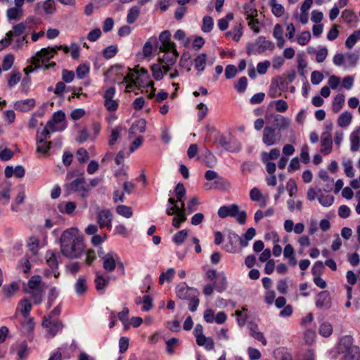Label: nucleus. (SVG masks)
<instances>
[{
	"label": "nucleus",
	"instance_id": "60",
	"mask_svg": "<svg viewBox=\"0 0 360 360\" xmlns=\"http://www.w3.org/2000/svg\"><path fill=\"white\" fill-rule=\"evenodd\" d=\"M214 21L210 16H205L202 20V25L201 29L204 32H210L213 28Z\"/></svg>",
	"mask_w": 360,
	"mask_h": 360
},
{
	"label": "nucleus",
	"instance_id": "28",
	"mask_svg": "<svg viewBox=\"0 0 360 360\" xmlns=\"http://www.w3.org/2000/svg\"><path fill=\"white\" fill-rule=\"evenodd\" d=\"M198 346L204 347L207 351L213 350L214 348V341L212 338L206 337L205 335L196 339Z\"/></svg>",
	"mask_w": 360,
	"mask_h": 360
},
{
	"label": "nucleus",
	"instance_id": "32",
	"mask_svg": "<svg viewBox=\"0 0 360 360\" xmlns=\"http://www.w3.org/2000/svg\"><path fill=\"white\" fill-rule=\"evenodd\" d=\"M226 287L227 280L226 275L224 272H220L217 277L216 282L214 283V288L218 292H221L226 289Z\"/></svg>",
	"mask_w": 360,
	"mask_h": 360
},
{
	"label": "nucleus",
	"instance_id": "20",
	"mask_svg": "<svg viewBox=\"0 0 360 360\" xmlns=\"http://www.w3.org/2000/svg\"><path fill=\"white\" fill-rule=\"evenodd\" d=\"M316 306L321 309H328L331 306V299L327 291L319 293L316 300Z\"/></svg>",
	"mask_w": 360,
	"mask_h": 360
},
{
	"label": "nucleus",
	"instance_id": "10",
	"mask_svg": "<svg viewBox=\"0 0 360 360\" xmlns=\"http://www.w3.org/2000/svg\"><path fill=\"white\" fill-rule=\"evenodd\" d=\"M164 54L159 58L160 62L165 68V72L170 70V66H172L176 62L179 53L175 48L171 49L168 51H160Z\"/></svg>",
	"mask_w": 360,
	"mask_h": 360
},
{
	"label": "nucleus",
	"instance_id": "13",
	"mask_svg": "<svg viewBox=\"0 0 360 360\" xmlns=\"http://www.w3.org/2000/svg\"><path fill=\"white\" fill-rule=\"evenodd\" d=\"M67 188L74 192H78L82 197L88 195L89 188L83 178H77L68 184Z\"/></svg>",
	"mask_w": 360,
	"mask_h": 360
},
{
	"label": "nucleus",
	"instance_id": "35",
	"mask_svg": "<svg viewBox=\"0 0 360 360\" xmlns=\"http://www.w3.org/2000/svg\"><path fill=\"white\" fill-rule=\"evenodd\" d=\"M46 139H40L37 137V152L43 155L46 154L51 146V142L46 141Z\"/></svg>",
	"mask_w": 360,
	"mask_h": 360
},
{
	"label": "nucleus",
	"instance_id": "7",
	"mask_svg": "<svg viewBox=\"0 0 360 360\" xmlns=\"http://www.w3.org/2000/svg\"><path fill=\"white\" fill-rule=\"evenodd\" d=\"M56 54V48L47 47L43 48L36 53L32 57V65L35 66L36 68H40L44 63L48 62L50 59L53 58Z\"/></svg>",
	"mask_w": 360,
	"mask_h": 360
},
{
	"label": "nucleus",
	"instance_id": "63",
	"mask_svg": "<svg viewBox=\"0 0 360 360\" xmlns=\"http://www.w3.org/2000/svg\"><path fill=\"white\" fill-rule=\"evenodd\" d=\"M117 53V47L115 45H111L106 47L103 51V55L106 59H110L114 57Z\"/></svg>",
	"mask_w": 360,
	"mask_h": 360
},
{
	"label": "nucleus",
	"instance_id": "54",
	"mask_svg": "<svg viewBox=\"0 0 360 360\" xmlns=\"http://www.w3.org/2000/svg\"><path fill=\"white\" fill-rule=\"evenodd\" d=\"M41 278L39 276H32L27 283L28 290H36L42 288L41 286Z\"/></svg>",
	"mask_w": 360,
	"mask_h": 360
},
{
	"label": "nucleus",
	"instance_id": "23",
	"mask_svg": "<svg viewBox=\"0 0 360 360\" xmlns=\"http://www.w3.org/2000/svg\"><path fill=\"white\" fill-rule=\"evenodd\" d=\"M41 7H42L44 13L46 15H52L56 11L54 0H45L43 2H37L35 4V11H38Z\"/></svg>",
	"mask_w": 360,
	"mask_h": 360
},
{
	"label": "nucleus",
	"instance_id": "39",
	"mask_svg": "<svg viewBox=\"0 0 360 360\" xmlns=\"http://www.w3.org/2000/svg\"><path fill=\"white\" fill-rule=\"evenodd\" d=\"M269 5L271 7L272 13L276 17L280 18L284 14V12H285L284 7L281 4L277 3L276 0H270Z\"/></svg>",
	"mask_w": 360,
	"mask_h": 360
},
{
	"label": "nucleus",
	"instance_id": "25",
	"mask_svg": "<svg viewBox=\"0 0 360 360\" xmlns=\"http://www.w3.org/2000/svg\"><path fill=\"white\" fill-rule=\"evenodd\" d=\"M32 309V304L27 298L21 300L17 307V311H19L24 317H27Z\"/></svg>",
	"mask_w": 360,
	"mask_h": 360
},
{
	"label": "nucleus",
	"instance_id": "48",
	"mask_svg": "<svg viewBox=\"0 0 360 360\" xmlns=\"http://www.w3.org/2000/svg\"><path fill=\"white\" fill-rule=\"evenodd\" d=\"M155 43H157L156 37H150L148 41L145 43L143 47V54L144 56L148 57L152 54L153 50V44Z\"/></svg>",
	"mask_w": 360,
	"mask_h": 360
},
{
	"label": "nucleus",
	"instance_id": "42",
	"mask_svg": "<svg viewBox=\"0 0 360 360\" xmlns=\"http://www.w3.org/2000/svg\"><path fill=\"white\" fill-rule=\"evenodd\" d=\"M58 254L51 251H48L46 254V263L53 270L58 266Z\"/></svg>",
	"mask_w": 360,
	"mask_h": 360
},
{
	"label": "nucleus",
	"instance_id": "61",
	"mask_svg": "<svg viewBox=\"0 0 360 360\" xmlns=\"http://www.w3.org/2000/svg\"><path fill=\"white\" fill-rule=\"evenodd\" d=\"M248 85V79L245 77H241L234 84V88L238 93H243Z\"/></svg>",
	"mask_w": 360,
	"mask_h": 360
},
{
	"label": "nucleus",
	"instance_id": "9",
	"mask_svg": "<svg viewBox=\"0 0 360 360\" xmlns=\"http://www.w3.org/2000/svg\"><path fill=\"white\" fill-rule=\"evenodd\" d=\"M103 267L107 272L113 271L117 265H122L119 255L113 252L110 251L106 253V255L103 257Z\"/></svg>",
	"mask_w": 360,
	"mask_h": 360
},
{
	"label": "nucleus",
	"instance_id": "29",
	"mask_svg": "<svg viewBox=\"0 0 360 360\" xmlns=\"http://www.w3.org/2000/svg\"><path fill=\"white\" fill-rule=\"evenodd\" d=\"M207 57L204 53L198 54L194 60V66L197 71L203 72L205 69Z\"/></svg>",
	"mask_w": 360,
	"mask_h": 360
},
{
	"label": "nucleus",
	"instance_id": "44",
	"mask_svg": "<svg viewBox=\"0 0 360 360\" xmlns=\"http://www.w3.org/2000/svg\"><path fill=\"white\" fill-rule=\"evenodd\" d=\"M175 273L174 268H169L165 272H162L159 277V283L162 285L165 281H172Z\"/></svg>",
	"mask_w": 360,
	"mask_h": 360
},
{
	"label": "nucleus",
	"instance_id": "24",
	"mask_svg": "<svg viewBox=\"0 0 360 360\" xmlns=\"http://www.w3.org/2000/svg\"><path fill=\"white\" fill-rule=\"evenodd\" d=\"M283 256L288 259L290 266H295L297 264V259L295 257V251L293 247L290 244L285 246L283 250Z\"/></svg>",
	"mask_w": 360,
	"mask_h": 360
},
{
	"label": "nucleus",
	"instance_id": "33",
	"mask_svg": "<svg viewBox=\"0 0 360 360\" xmlns=\"http://www.w3.org/2000/svg\"><path fill=\"white\" fill-rule=\"evenodd\" d=\"M250 331V335L254 338L255 339L261 341L263 345H266V340L265 338L264 337V335L262 332L259 331V328L257 325L256 324H250L249 326Z\"/></svg>",
	"mask_w": 360,
	"mask_h": 360
},
{
	"label": "nucleus",
	"instance_id": "12",
	"mask_svg": "<svg viewBox=\"0 0 360 360\" xmlns=\"http://www.w3.org/2000/svg\"><path fill=\"white\" fill-rule=\"evenodd\" d=\"M277 131L273 127L266 126L264 128L262 133V142L267 146L275 145L280 140Z\"/></svg>",
	"mask_w": 360,
	"mask_h": 360
},
{
	"label": "nucleus",
	"instance_id": "51",
	"mask_svg": "<svg viewBox=\"0 0 360 360\" xmlns=\"http://www.w3.org/2000/svg\"><path fill=\"white\" fill-rule=\"evenodd\" d=\"M280 156V150L278 148H273L269 153L264 152L262 154V161L274 160Z\"/></svg>",
	"mask_w": 360,
	"mask_h": 360
},
{
	"label": "nucleus",
	"instance_id": "21",
	"mask_svg": "<svg viewBox=\"0 0 360 360\" xmlns=\"http://www.w3.org/2000/svg\"><path fill=\"white\" fill-rule=\"evenodd\" d=\"M238 212V206L236 204L230 205H224L219 207L218 210V215L221 218H226L227 217H236Z\"/></svg>",
	"mask_w": 360,
	"mask_h": 360
},
{
	"label": "nucleus",
	"instance_id": "40",
	"mask_svg": "<svg viewBox=\"0 0 360 360\" xmlns=\"http://www.w3.org/2000/svg\"><path fill=\"white\" fill-rule=\"evenodd\" d=\"M27 292L31 295L34 304H37L42 302L44 296L43 288H37L36 290H27Z\"/></svg>",
	"mask_w": 360,
	"mask_h": 360
},
{
	"label": "nucleus",
	"instance_id": "49",
	"mask_svg": "<svg viewBox=\"0 0 360 360\" xmlns=\"http://www.w3.org/2000/svg\"><path fill=\"white\" fill-rule=\"evenodd\" d=\"M21 79V74L20 72L13 70L8 75L7 80L9 86L12 87L16 85Z\"/></svg>",
	"mask_w": 360,
	"mask_h": 360
},
{
	"label": "nucleus",
	"instance_id": "62",
	"mask_svg": "<svg viewBox=\"0 0 360 360\" xmlns=\"http://www.w3.org/2000/svg\"><path fill=\"white\" fill-rule=\"evenodd\" d=\"M76 155L77 160L80 163H84L89 159V154L88 151L83 148H80L77 150Z\"/></svg>",
	"mask_w": 360,
	"mask_h": 360
},
{
	"label": "nucleus",
	"instance_id": "17",
	"mask_svg": "<svg viewBox=\"0 0 360 360\" xmlns=\"http://www.w3.org/2000/svg\"><path fill=\"white\" fill-rule=\"evenodd\" d=\"M159 40L161 43L159 47L160 51H168L175 48V44L171 41V34L168 30H165L160 33Z\"/></svg>",
	"mask_w": 360,
	"mask_h": 360
},
{
	"label": "nucleus",
	"instance_id": "5",
	"mask_svg": "<svg viewBox=\"0 0 360 360\" xmlns=\"http://www.w3.org/2000/svg\"><path fill=\"white\" fill-rule=\"evenodd\" d=\"M176 297L181 300L188 302V309L191 312H195L200 304L199 291L192 287H189L186 283H181L176 287Z\"/></svg>",
	"mask_w": 360,
	"mask_h": 360
},
{
	"label": "nucleus",
	"instance_id": "45",
	"mask_svg": "<svg viewBox=\"0 0 360 360\" xmlns=\"http://www.w3.org/2000/svg\"><path fill=\"white\" fill-rule=\"evenodd\" d=\"M352 114L347 111L342 112L338 120V124L341 127H347L352 121Z\"/></svg>",
	"mask_w": 360,
	"mask_h": 360
},
{
	"label": "nucleus",
	"instance_id": "59",
	"mask_svg": "<svg viewBox=\"0 0 360 360\" xmlns=\"http://www.w3.org/2000/svg\"><path fill=\"white\" fill-rule=\"evenodd\" d=\"M311 39V34L309 31H303L297 37V42L304 46L309 43Z\"/></svg>",
	"mask_w": 360,
	"mask_h": 360
},
{
	"label": "nucleus",
	"instance_id": "2",
	"mask_svg": "<svg viewBox=\"0 0 360 360\" xmlns=\"http://www.w3.org/2000/svg\"><path fill=\"white\" fill-rule=\"evenodd\" d=\"M186 191L184 186L179 183L176 186L174 196L168 199V206L166 213L169 216L174 215L172 219V226L179 229L181 224L186 221V206L184 199Z\"/></svg>",
	"mask_w": 360,
	"mask_h": 360
},
{
	"label": "nucleus",
	"instance_id": "18",
	"mask_svg": "<svg viewBox=\"0 0 360 360\" xmlns=\"http://www.w3.org/2000/svg\"><path fill=\"white\" fill-rule=\"evenodd\" d=\"M36 101L34 98L17 101L13 104L15 110L20 112H29L35 106Z\"/></svg>",
	"mask_w": 360,
	"mask_h": 360
},
{
	"label": "nucleus",
	"instance_id": "58",
	"mask_svg": "<svg viewBox=\"0 0 360 360\" xmlns=\"http://www.w3.org/2000/svg\"><path fill=\"white\" fill-rule=\"evenodd\" d=\"M333 333L332 325L328 322H324L319 327V333L323 337H329Z\"/></svg>",
	"mask_w": 360,
	"mask_h": 360
},
{
	"label": "nucleus",
	"instance_id": "52",
	"mask_svg": "<svg viewBox=\"0 0 360 360\" xmlns=\"http://www.w3.org/2000/svg\"><path fill=\"white\" fill-rule=\"evenodd\" d=\"M188 237V231L186 229L177 232L172 238L173 242L177 245H181Z\"/></svg>",
	"mask_w": 360,
	"mask_h": 360
},
{
	"label": "nucleus",
	"instance_id": "16",
	"mask_svg": "<svg viewBox=\"0 0 360 360\" xmlns=\"http://www.w3.org/2000/svg\"><path fill=\"white\" fill-rule=\"evenodd\" d=\"M273 122L274 125V129L278 132H281L287 129L291 124V120L290 118L284 117L280 114H276L273 115Z\"/></svg>",
	"mask_w": 360,
	"mask_h": 360
},
{
	"label": "nucleus",
	"instance_id": "27",
	"mask_svg": "<svg viewBox=\"0 0 360 360\" xmlns=\"http://www.w3.org/2000/svg\"><path fill=\"white\" fill-rule=\"evenodd\" d=\"M108 276H103L101 272L96 273L95 284L97 290H103L108 286Z\"/></svg>",
	"mask_w": 360,
	"mask_h": 360
},
{
	"label": "nucleus",
	"instance_id": "46",
	"mask_svg": "<svg viewBox=\"0 0 360 360\" xmlns=\"http://www.w3.org/2000/svg\"><path fill=\"white\" fill-rule=\"evenodd\" d=\"M19 289V285L17 282H12L8 285H4L3 292L7 297L13 296Z\"/></svg>",
	"mask_w": 360,
	"mask_h": 360
},
{
	"label": "nucleus",
	"instance_id": "30",
	"mask_svg": "<svg viewBox=\"0 0 360 360\" xmlns=\"http://www.w3.org/2000/svg\"><path fill=\"white\" fill-rule=\"evenodd\" d=\"M226 37H232L235 41H238L243 35V26L241 24H237L231 30L225 33Z\"/></svg>",
	"mask_w": 360,
	"mask_h": 360
},
{
	"label": "nucleus",
	"instance_id": "57",
	"mask_svg": "<svg viewBox=\"0 0 360 360\" xmlns=\"http://www.w3.org/2000/svg\"><path fill=\"white\" fill-rule=\"evenodd\" d=\"M244 10L247 20L256 18L257 17V10L251 4L245 5Z\"/></svg>",
	"mask_w": 360,
	"mask_h": 360
},
{
	"label": "nucleus",
	"instance_id": "14",
	"mask_svg": "<svg viewBox=\"0 0 360 360\" xmlns=\"http://www.w3.org/2000/svg\"><path fill=\"white\" fill-rule=\"evenodd\" d=\"M96 220L100 229L107 228L111 229L112 215L109 210H103L98 212Z\"/></svg>",
	"mask_w": 360,
	"mask_h": 360
},
{
	"label": "nucleus",
	"instance_id": "41",
	"mask_svg": "<svg viewBox=\"0 0 360 360\" xmlns=\"http://www.w3.org/2000/svg\"><path fill=\"white\" fill-rule=\"evenodd\" d=\"M139 15H140V8L136 6H132L131 8H129V10L128 11L127 16V22L129 24L134 23L137 20Z\"/></svg>",
	"mask_w": 360,
	"mask_h": 360
},
{
	"label": "nucleus",
	"instance_id": "26",
	"mask_svg": "<svg viewBox=\"0 0 360 360\" xmlns=\"http://www.w3.org/2000/svg\"><path fill=\"white\" fill-rule=\"evenodd\" d=\"M319 176L325 184L323 188L324 191L326 192L330 191L334 183L333 178L329 176L328 172L326 170H321L319 172Z\"/></svg>",
	"mask_w": 360,
	"mask_h": 360
},
{
	"label": "nucleus",
	"instance_id": "38",
	"mask_svg": "<svg viewBox=\"0 0 360 360\" xmlns=\"http://www.w3.org/2000/svg\"><path fill=\"white\" fill-rule=\"evenodd\" d=\"M25 30V25L23 23H18L13 27V30L8 31L6 34L12 41L13 37H20Z\"/></svg>",
	"mask_w": 360,
	"mask_h": 360
},
{
	"label": "nucleus",
	"instance_id": "8",
	"mask_svg": "<svg viewBox=\"0 0 360 360\" xmlns=\"http://www.w3.org/2000/svg\"><path fill=\"white\" fill-rule=\"evenodd\" d=\"M42 326L46 328V332L49 338L54 337L60 332L63 325L61 321L55 319H51V316H44Z\"/></svg>",
	"mask_w": 360,
	"mask_h": 360
},
{
	"label": "nucleus",
	"instance_id": "34",
	"mask_svg": "<svg viewBox=\"0 0 360 360\" xmlns=\"http://www.w3.org/2000/svg\"><path fill=\"white\" fill-rule=\"evenodd\" d=\"M151 71L153 73V77L156 80H160L163 78L165 74V68L162 64L159 62L158 63L154 64L151 66Z\"/></svg>",
	"mask_w": 360,
	"mask_h": 360
},
{
	"label": "nucleus",
	"instance_id": "64",
	"mask_svg": "<svg viewBox=\"0 0 360 360\" xmlns=\"http://www.w3.org/2000/svg\"><path fill=\"white\" fill-rule=\"evenodd\" d=\"M349 141H350V149L352 152H356L360 148V139L357 138L355 135H354L352 133L349 136Z\"/></svg>",
	"mask_w": 360,
	"mask_h": 360
},
{
	"label": "nucleus",
	"instance_id": "43",
	"mask_svg": "<svg viewBox=\"0 0 360 360\" xmlns=\"http://www.w3.org/2000/svg\"><path fill=\"white\" fill-rule=\"evenodd\" d=\"M318 200L319 203L323 207H329L332 205L334 202V197L330 194H323L321 191V193L318 195Z\"/></svg>",
	"mask_w": 360,
	"mask_h": 360
},
{
	"label": "nucleus",
	"instance_id": "11",
	"mask_svg": "<svg viewBox=\"0 0 360 360\" xmlns=\"http://www.w3.org/2000/svg\"><path fill=\"white\" fill-rule=\"evenodd\" d=\"M275 49L274 42L266 40L264 37H259L252 46V51L255 53H262L266 51H273Z\"/></svg>",
	"mask_w": 360,
	"mask_h": 360
},
{
	"label": "nucleus",
	"instance_id": "56",
	"mask_svg": "<svg viewBox=\"0 0 360 360\" xmlns=\"http://www.w3.org/2000/svg\"><path fill=\"white\" fill-rule=\"evenodd\" d=\"M129 309L127 307H124L122 311L117 314L118 319L122 322L124 328H126L129 326Z\"/></svg>",
	"mask_w": 360,
	"mask_h": 360
},
{
	"label": "nucleus",
	"instance_id": "19",
	"mask_svg": "<svg viewBox=\"0 0 360 360\" xmlns=\"http://www.w3.org/2000/svg\"><path fill=\"white\" fill-rule=\"evenodd\" d=\"M205 177L207 181L215 180L214 186V188H219L221 186H229V182L226 179L219 177L218 174L213 170H207L205 172Z\"/></svg>",
	"mask_w": 360,
	"mask_h": 360
},
{
	"label": "nucleus",
	"instance_id": "3",
	"mask_svg": "<svg viewBox=\"0 0 360 360\" xmlns=\"http://www.w3.org/2000/svg\"><path fill=\"white\" fill-rule=\"evenodd\" d=\"M123 82L127 83L126 91L127 92L131 91L134 86L150 87L148 96L150 98L155 96L154 82L150 80L148 71L143 68H136L134 72L129 70V72L124 77Z\"/></svg>",
	"mask_w": 360,
	"mask_h": 360
},
{
	"label": "nucleus",
	"instance_id": "47",
	"mask_svg": "<svg viewBox=\"0 0 360 360\" xmlns=\"http://www.w3.org/2000/svg\"><path fill=\"white\" fill-rule=\"evenodd\" d=\"M342 166L344 167V172L347 177L352 178L355 175L354 169L352 165V160L346 159L342 161Z\"/></svg>",
	"mask_w": 360,
	"mask_h": 360
},
{
	"label": "nucleus",
	"instance_id": "22",
	"mask_svg": "<svg viewBox=\"0 0 360 360\" xmlns=\"http://www.w3.org/2000/svg\"><path fill=\"white\" fill-rule=\"evenodd\" d=\"M321 152L324 155H328L331 152L333 146L331 134L329 132L323 133L321 138Z\"/></svg>",
	"mask_w": 360,
	"mask_h": 360
},
{
	"label": "nucleus",
	"instance_id": "15",
	"mask_svg": "<svg viewBox=\"0 0 360 360\" xmlns=\"http://www.w3.org/2000/svg\"><path fill=\"white\" fill-rule=\"evenodd\" d=\"M11 352L15 355L18 360H23L28 356L29 348L25 342H19L13 344L11 347Z\"/></svg>",
	"mask_w": 360,
	"mask_h": 360
},
{
	"label": "nucleus",
	"instance_id": "6",
	"mask_svg": "<svg viewBox=\"0 0 360 360\" xmlns=\"http://www.w3.org/2000/svg\"><path fill=\"white\" fill-rule=\"evenodd\" d=\"M66 127L65 115L63 111L58 110L53 113L52 119L46 123L41 136L47 139L51 133L63 131Z\"/></svg>",
	"mask_w": 360,
	"mask_h": 360
},
{
	"label": "nucleus",
	"instance_id": "53",
	"mask_svg": "<svg viewBox=\"0 0 360 360\" xmlns=\"http://www.w3.org/2000/svg\"><path fill=\"white\" fill-rule=\"evenodd\" d=\"M116 212L125 218H129L132 216L133 212L131 207L126 205H118L116 207Z\"/></svg>",
	"mask_w": 360,
	"mask_h": 360
},
{
	"label": "nucleus",
	"instance_id": "1",
	"mask_svg": "<svg viewBox=\"0 0 360 360\" xmlns=\"http://www.w3.org/2000/svg\"><path fill=\"white\" fill-rule=\"evenodd\" d=\"M60 251L70 259L79 257L84 251V238L78 229L72 227L65 230L60 238Z\"/></svg>",
	"mask_w": 360,
	"mask_h": 360
},
{
	"label": "nucleus",
	"instance_id": "36",
	"mask_svg": "<svg viewBox=\"0 0 360 360\" xmlns=\"http://www.w3.org/2000/svg\"><path fill=\"white\" fill-rule=\"evenodd\" d=\"M146 122L140 119L133 123L129 129V134L143 133L146 131Z\"/></svg>",
	"mask_w": 360,
	"mask_h": 360
},
{
	"label": "nucleus",
	"instance_id": "55",
	"mask_svg": "<svg viewBox=\"0 0 360 360\" xmlns=\"http://www.w3.org/2000/svg\"><path fill=\"white\" fill-rule=\"evenodd\" d=\"M122 131V128L120 126H117L111 129V134L109 139V145L113 146L117 141Z\"/></svg>",
	"mask_w": 360,
	"mask_h": 360
},
{
	"label": "nucleus",
	"instance_id": "37",
	"mask_svg": "<svg viewBox=\"0 0 360 360\" xmlns=\"http://www.w3.org/2000/svg\"><path fill=\"white\" fill-rule=\"evenodd\" d=\"M345 98L342 94H338L333 99L332 103V110L337 113L342 108L345 104Z\"/></svg>",
	"mask_w": 360,
	"mask_h": 360
},
{
	"label": "nucleus",
	"instance_id": "50",
	"mask_svg": "<svg viewBox=\"0 0 360 360\" xmlns=\"http://www.w3.org/2000/svg\"><path fill=\"white\" fill-rule=\"evenodd\" d=\"M58 208L63 213L71 214L76 208V204L74 202H67L59 205Z\"/></svg>",
	"mask_w": 360,
	"mask_h": 360
},
{
	"label": "nucleus",
	"instance_id": "4",
	"mask_svg": "<svg viewBox=\"0 0 360 360\" xmlns=\"http://www.w3.org/2000/svg\"><path fill=\"white\" fill-rule=\"evenodd\" d=\"M337 352L340 355L341 360H360V349L353 344V338L349 335L340 339Z\"/></svg>",
	"mask_w": 360,
	"mask_h": 360
},
{
	"label": "nucleus",
	"instance_id": "31",
	"mask_svg": "<svg viewBox=\"0 0 360 360\" xmlns=\"http://www.w3.org/2000/svg\"><path fill=\"white\" fill-rule=\"evenodd\" d=\"M6 16L8 20H19L23 16V9L12 7L6 11Z\"/></svg>",
	"mask_w": 360,
	"mask_h": 360
}]
</instances>
